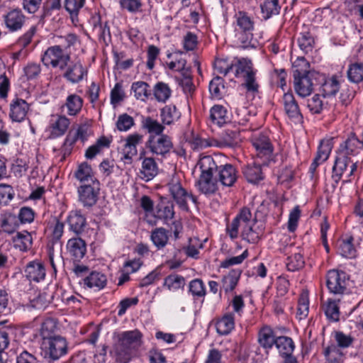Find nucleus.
<instances>
[{"label": "nucleus", "mask_w": 363, "mask_h": 363, "mask_svg": "<svg viewBox=\"0 0 363 363\" xmlns=\"http://www.w3.org/2000/svg\"><path fill=\"white\" fill-rule=\"evenodd\" d=\"M348 277L341 270L332 269L326 276V285L329 291L334 294H345L347 291Z\"/></svg>", "instance_id": "6e6552de"}, {"label": "nucleus", "mask_w": 363, "mask_h": 363, "mask_svg": "<svg viewBox=\"0 0 363 363\" xmlns=\"http://www.w3.org/2000/svg\"><path fill=\"white\" fill-rule=\"evenodd\" d=\"M251 223H257L256 218H252V213L249 208H243L232 222L227 225V233L230 238L235 239L238 236L239 229L241 228V231L245 230L246 225H250Z\"/></svg>", "instance_id": "1a4fd4ad"}, {"label": "nucleus", "mask_w": 363, "mask_h": 363, "mask_svg": "<svg viewBox=\"0 0 363 363\" xmlns=\"http://www.w3.org/2000/svg\"><path fill=\"white\" fill-rule=\"evenodd\" d=\"M189 291L195 298L204 297L206 288L203 281L200 279H195L189 284Z\"/></svg>", "instance_id": "6e6d98bb"}, {"label": "nucleus", "mask_w": 363, "mask_h": 363, "mask_svg": "<svg viewBox=\"0 0 363 363\" xmlns=\"http://www.w3.org/2000/svg\"><path fill=\"white\" fill-rule=\"evenodd\" d=\"M297 65H294L293 78L294 89L300 97L305 98L311 94L314 86L318 84V80L322 77L315 71H307L297 68L298 66L307 67L308 62L303 59H299Z\"/></svg>", "instance_id": "f03ea898"}, {"label": "nucleus", "mask_w": 363, "mask_h": 363, "mask_svg": "<svg viewBox=\"0 0 363 363\" xmlns=\"http://www.w3.org/2000/svg\"><path fill=\"white\" fill-rule=\"evenodd\" d=\"M323 103L319 94H315L307 101V106L313 114L320 113L323 109Z\"/></svg>", "instance_id": "774afa93"}, {"label": "nucleus", "mask_w": 363, "mask_h": 363, "mask_svg": "<svg viewBox=\"0 0 363 363\" xmlns=\"http://www.w3.org/2000/svg\"><path fill=\"white\" fill-rule=\"evenodd\" d=\"M67 250L74 261H79L86 254V245L82 238H72L67 241Z\"/></svg>", "instance_id": "6ab92c4d"}, {"label": "nucleus", "mask_w": 363, "mask_h": 363, "mask_svg": "<svg viewBox=\"0 0 363 363\" xmlns=\"http://www.w3.org/2000/svg\"><path fill=\"white\" fill-rule=\"evenodd\" d=\"M235 77L238 78H244L254 72L252 63L250 60L242 58L234 62Z\"/></svg>", "instance_id": "58836bf2"}, {"label": "nucleus", "mask_w": 363, "mask_h": 363, "mask_svg": "<svg viewBox=\"0 0 363 363\" xmlns=\"http://www.w3.org/2000/svg\"><path fill=\"white\" fill-rule=\"evenodd\" d=\"M50 124V135L52 138L63 135L67 130L70 121L65 116L57 115Z\"/></svg>", "instance_id": "412c9836"}, {"label": "nucleus", "mask_w": 363, "mask_h": 363, "mask_svg": "<svg viewBox=\"0 0 363 363\" xmlns=\"http://www.w3.org/2000/svg\"><path fill=\"white\" fill-rule=\"evenodd\" d=\"M262 13L263 18L267 20L274 15H277L279 13L280 6H279L278 0H264V3L261 4Z\"/></svg>", "instance_id": "8fccbe9b"}, {"label": "nucleus", "mask_w": 363, "mask_h": 363, "mask_svg": "<svg viewBox=\"0 0 363 363\" xmlns=\"http://www.w3.org/2000/svg\"><path fill=\"white\" fill-rule=\"evenodd\" d=\"M185 284V279L182 276L172 274L165 277L163 285L169 291H177L183 289Z\"/></svg>", "instance_id": "de8ad7c7"}, {"label": "nucleus", "mask_w": 363, "mask_h": 363, "mask_svg": "<svg viewBox=\"0 0 363 363\" xmlns=\"http://www.w3.org/2000/svg\"><path fill=\"white\" fill-rule=\"evenodd\" d=\"M158 173L157 164L152 157H144L142 162L140 177L145 182L152 180Z\"/></svg>", "instance_id": "aec40b11"}, {"label": "nucleus", "mask_w": 363, "mask_h": 363, "mask_svg": "<svg viewBox=\"0 0 363 363\" xmlns=\"http://www.w3.org/2000/svg\"><path fill=\"white\" fill-rule=\"evenodd\" d=\"M174 215V205L168 201H161L156 206L155 216L165 222L173 218Z\"/></svg>", "instance_id": "cd10ccee"}, {"label": "nucleus", "mask_w": 363, "mask_h": 363, "mask_svg": "<svg viewBox=\"0 0 363 363\" xmlns=\"http://www.w3.org/2000/svg\"><path fill=\"white\" fill-rule=\"evenodd\" d=\"M65 69L64 78L72 84L79 83L87 75V70L80 60L68 62Z\"/></svg>", "instance_id": "dca6fc26"}, {"label": "nucleus", "mask_w": 363, "mask_h": 363, "mask_svg": "<svg viewBox=\"0 0 363 363\" xmlns=\"http://www.w3.org/2000/svg\"><path fill=\"white\" fill-rule=\"evenodd\" d=\"M70 59V55L65 53L60 47L51 46L44 52L41 60L46 67L65 70Z\"/></svg>", "instance_id": "423d86ee"}, {"label": "nucleus", "mask_w": 363, "mask_h": 363, "mask_svg": "<svg viewBox=\"0 0 363 363\" xmlns=\"http://www.w3.org/2000/svg\"><path fill=\"white\" fill-rule=\"evenodd\" d=\"M99 182H94L79 187V199L84 206L90 207L96 203L99 190Z\"/></svg>", "instance_id": "f8f14e48"}, {"label": "nucleus", "mask_w": 363, "mask_h": 363, "mask_svg": "<svg viewBox=\"0 0 363 363\" xmlns=\"http://www.w3.org/2000/svg\"><path fill=\"white\" fill-rule=\"evenodd\" d=\"M75 177L81 182H89L90 181L91 183H93L94 182H98L94 178L92 169L86 162H83L79 165L75 172Z\"/></svg>", "instance_id": "a18cd8bd"}, {"label": "nucleus", "mask_w": 363, "mask_h": 363, "mask_svg": "<svg viewBox=\"0 0 363 363\" xmlns=\"http://www.w3.org/2000/svg\"><path fill=\"white\" fill-rule=\"evenodd\" d=\"M234 62H230L228 59L217 58L214 62V69L219 73L226 75L230 71L234 69Z\"/></svg>", "instance_id": "bf43d9fd"}, {"label": "nucleus", "mask_w": 363, "mask_h": 363, "mask_svg": "<svg viewBox=\"0 0 363 363\" xmlns=\"http://www.w3.org/2000/svg\"><path fill=\"white\" fill-rule=\"evenodd\" d=\"M169 191L174 201L181 209L185 211H189L188 201L196 203V198L191 193H189L182 185L177 179H172L168 184Z\"/></svg>", "instance_id": "0eeeda50"}, {"label": "nucleus", "mask_w": 363, "mask_h": 363, "mask_svg": "<svg viewBox=\"0 0 363 363\" xmlns=\"http://www.w3.org/2000/svg\"><path fill=\"white\" fill-rule=\"evenodd\" d=\"M4 19L6 28L10 31L13 32L20 30L23 27L26 21V16L21 10L16 9L5 14Z\"/></svg>", "instance_id": "a211bd4d"}, {"label": "nucleus", "mask_w": 363, "mask_h": 363, "mask_svg": "<svg viewBox=\"0 0 363 363\" xmlns=\"http://www.w3.org/2000/svg\"><path fill=\"white\" fill-rule=\"evenodd\" d=\"M360 140L355 136L352 135L348 138L340 146L337 153L342 154L347 158L355 156L359 152Z\"/></svg>", "instance_id": "4be33fe9"}, {"label": "nucleus", "mask_w": 363, "mask_h": 363, "mask_svg": "<svg viewBox=\"0 0 363 363\" xmlns=\"http://www.w3.org/2000/svg\"><path fill=\"white\" fill-rule=\"evenodd\" d=\"M135 125L133 118L127 113L118 116L116 125L119 131H128Z\"/></svg>", "instance_id": "680f3d73"}, {"label": "nucleus", "mask_w": 363, "mask_h": 363, "mask_svg": "<svg viewBox=\"0 0 363 363\" xmlns=\"http://www.w3.org/2000/svg\"><path fill=\"white\" fill-rule=\"evenodd\" d=\"M350 82L358 84L363 81V63L350 64L347 71Z\"/></svg>", "instance_id": "09e8293b"}, {"label": "nucleus", "mask_w": 363, "mask_h": 363, "mask_svg": "<svg viewBox=\"0 0 363 363\" xmlns=\"http://www.w3.org/2000/svg\"><path fill=\"white\" fill-rule=\"evenodd\" d=\"M218 182L223 186H232L238 179V172L235 167L230 164H220L216 162V172Z\"/></svg>", "instance_id": "2eb2a0df"}, {"label": "nucleus", "mask_w": 363, "mask_h": 363, "mask_svg": "<svg viewBox=\"0 0 363 363\" xmlns=\"http://www.w3.org/2000/svg\"><path fill=\"white\" fill-rule=\"evenodd\" d=\"M69 229L76 234H80L86 225V218L79 211H72L67 218Z\"/></svg>", "instance_id": "bb28decb"}, {"label": "nucleus", "mask_w": 363, "mask_h": 363, "mask_svg": "<svg viewBox=\"0 0 363 363\" xmlns=\"http://www.w3.org/2000/svg\"><path fill=\"white\" fill-rule=\"evenodd\" d=\"M208 88L212 97L220 99L222 96V90L225 88L223 79L220 77H214L210 82Z\"/></svg>", "instance_id": "052dcab7"}, {"label": "nucleus", "mask_w": 363, "mask_h": 363, "mask_svg": "<svg viewBox=\"0 0 363 363\" xmlns=\"http://www.w3.org/2000/svg\"><path fill=\"white\" fill-rule=\"evenodd\" d=\"M242 172L248 182L256 184L263 179L261 164L253 162L243 167Z\"/></svg>", "instance_id": "a878e982"}, {"label": "nucleus", "mask_w": 363, "mask_h": 363, "mask_svg": "<svg viewBox=\"0 0 363 363\" xmlns=\"http://www.w3.org/2000/svg\"><path fill=\"white\" fill-rule=\"evenodd\" d=\"M107 282L105 274L99 272H92L84 279V283L89 288H96L100 290L105 287Z\"/></svg>", "instance_id": "2f4dec72"}, {"label": "nucleus", "mask_w": 363, "mask_h": 363, "mask_svg": "<svg viewBox=\"0 0 363 363\" xmlns=\"http://www.w3.org/2000/svg\"><path fill=\"white\" fill-rule=\"evenodd\" d=\"M143 135L138 133L127 136L121 160L126 164L132 163L133 157L138 153L137 146L143 143Z\"/></svg>", "instance_id": "ddd939ff"}, {"label": "nucleus", "mask_w": 363, "mask_h": 363, "mask_svg": "<svg viewBox=\"0 0 363 363\" xmlns=\"http://www.w3.org/2000/svg\"><path fill=\"white\" fill-rule=\"evenodd\" d=\"M309 311V301L308 296L301 294L298 302L296 315L299 320L305 319Z\"/></svg>", "instance_id": "0e129e2a"}, {"label": "nucleus", "mask_w": 363, "mask_h": 363, "mask_svg": "<svg viewBox=\"0 0 363 363\" xmlns=\"http://www.w3.org/2000/svg\"><path fill=\"white\" fill-rule=\"evenodd\" d=\"M169 86L164 82H158L154 87V96L160 102H165L171 96Z\"/></svg>", "instance_id": "864d4df0"}, {"label": "nucleus", "mask_w": 363, "mask_h": 363, "mask_svg": "<svg viewBox=\"0 0 363 363\" xmlns=\"http://www.w3.org/2000/svg\"><path fill=\"white\" fill-rule=\"evenodd\" d=\"M332 147L333 145L330 140H322L315 156L316 160H320L322 162L327 160L332 150Z\"/></svg>", "instance_id": "e2e57ef3"}, {"label": "nucleus", "mask_w": 363, "mask_h": 363, "mask_svg": "<svg viewBox=\"0 0 363 363\" xmlns=\"http://www.w3.org/2000/svg\"><path fill=\"white\" fill-rule=\"evenodd\" d=\"M26 277L30 280L38 282L44 279L45 270L44 266L37 262H29L25 269Z\"/></svg>", "instance_id": "b1692460"}, {"label": "nucleus", "mask_w": 363, "mask_h": 363, "mask_svg": "<svg viewBox=\"0 0 363 363\" xmlns=\"http://www.w3.org/2000/svg\"><path fill=\"white\" fill-rule=\"evenodd\" d=\"M236 24L239 30L243 33L239 39L244 47L247 46L252 39V31L254 28V22L246 13L239 11L236 15Z\"/></svg>", "instance_id": "9b49d317"}, {"label": "nucleus", "mask_w": 363, "mask_h": 363, "mask_svg": "<svg viewBox=\"0 0 363 363\" xmlns=\"http://www.w3.org/2000/svg\"><path fill=\"white\" fill-rule=\"evenodd\" d=\"M160 117L163 124L170 125L180 117L175 106H165L160 111Z\"/></svg>", "instance_id": "49530a36"}, {"label": "nucleus", "mask_w": 363, "mask_h": 363, "mask_svg": "<svg viewBox=\"0 0 363 363\" xmlns=\"http://www.w3.org/2000/svg\"><path fill=\"white\" fill-rule=\"evenodd\" d=\"M274 345L282 357L292 355L295 348L292 339L286 336L277 337Z\"/></svg>", "instance_id": "c756f323"}, {"label": "nucleus", "mask_w": 363, "mask_h": 363, "mask_svg": "<svg viewBox=\"0 0 363 363\" xmlns=\"http://www.w3.org/2000/svg\"><path fill=\"white\" fill-rule=\"evenodd\" d=\"M141 333L138 330L125 331L116 335L113 354L116 362L128 363L141 345Z\"/></svg>", "instance_id": "f257e3e1"}, {"label": "nucleus", "mask_w": 363, "mask_h": 363, "mask_svg": "<svg viewBox=\"0 0 363 363\" xmlns=\"http://www.w3.org/2000/svg\"><path fill=\"white\" fill-rule=\"evenodd\" d=\"M277 337L274 335V332L269 327L262 328L258 335V341L262 347L265 349H271L275 344Z\"/></svg>", "instance_id": "ea45409f"}, {"label": "nucleus", "mask_w": 363, "mask_h": 363, "mask_svg": "<svg viewBox=\"0 0 363 363\" xmlns=\"http://www.w3.org/2000/svg\"><path fill=\"white\" fill-rule=\"evenodd\" d=\"M240 141V132L237 130L226 129L220 136V146L235 147Z\"/></svg>", "instance_id": "79ce46f5"}, {"label": "nucleus", "mask_w": 363, "mask_h": 363, "mask_svg": "<svg viewBox=\"0 0 363 363\" xmlns=\"http://www.w3.org/2000/svg\"><path fill=\"white\" fill-rule=\"evenodd\" d=\"M29 110V104L22 99L16 98L10 104L9 116L13 121H23Z\"/></svg>", "instance_id": "f3484780"}, {"label": "nucleus", "mask_w": 363, "mask_h": 363, "mask_svg": "<svg viewBox=\"0 0 363 363\" xmlns=\"http://www.w3.org/2000/svg\"><path fill=\"white\" fill-rule=\"evenodd\" d=\"M84 4L85 0H65L64 7L69 13L72 22L75 25L79 22V12Z\"/></svg>", "instance_id": "e433bc0d"}, {"label": "nucleus", "mask_w": 363, "mask_h": 363, "mask_svg": "<svg viewBox=\"0 0 363 363\" xmlns=\"http://www.w3.org/2000/svg\"><path fill=\"white\" fill-rule=\"evenodd\" d=\"M87 136V127L85 125H82L79 127V128L77 130L76 134L74 135H72L69 133L63 143V145L62 147V152H63V159L65 158V156L67 155H69L71 152V149L72 145L76 142V140L79 138L82 140H84L86 139Z\"/></svg>", "instance_id": "5701e85b"}, {"label": "nucleus", "mask_w": 363, "mask_h": 363, "mask_svg": "<svg viewBox=\"0 0 363 363\" xmlns=\"http://www.w3.org/2000/svg\"><path fill=\"white\" fill-rule=\"evenodd\" d=\"M141 125L146 129L150 135L158 136L163 134L164 126L157 120L150 116L144 117L141 121Z\"/></svg>", "instance_id": "4c0bfd02"}, {"label": "nucleus", "mask_w": 363, "mask_h": 363, "mask_svg": "<svg viewBox=\"0 0 363 363\" xmlns=\"http://www.w3.org/2000/svg\"><path fill=\"white\" fill-rule=\"evenodd\" d=\"M325 315L331 321L337 322L340 319V309L336 301L329 298L323 306Z\"/></svg>", "instance_id": "c03bdc74"}, {"label": "nucleus", "mask_w": 363, "mask_h": 363, "mask_svg": "<svg viewBox=\"0 0 363 363\" xmlns=\"http://www.w3.org/2000/svg\"><path fill=\"white\" fill-rule=\"evenodd\" d=\"M167 66L172 70L180 72L182 75L191 72L190 68L186 67V60L181 57L168 63Z\"/></svg>", "instance_id": "338daca9"}, {"label": "nucleus", "mask_w": 363, "mask_h": 363, "mask_svg": "<svg viewBox=\"0 0 363 363\" xmlns=\"http://www.w3.org/2000/svg\"><path fill=\"white\" fill-rule=\"evenodd\" d=\"M69 352L67 339L61 335L41 340L40 345V357L47 363H55L66 356Z\"/></svg>", "instance_id": "7ed1b4c3"}, {"label": "nucleus", "mask_w": 363, "mask_h": 363, "mask_svg": "<svg viewBox=\"0 0 363 363\" xmlns=\"http://www.w3.org/2000/svg\"><path fill=\"white\" fill-rule=\"evenodd\" d=\"M83 106V99L76 94H72L67 97L65 104L62 107H66L69 116H76L81 111Z\"/></svg>", "instance_id": "72a5a7b5"}, {"label": "nucleus", "mask_w": 363, "mask_h": 363, "mask_svg": "<svg viewBox=\"0 0 363 363\" xmlns=\"http://www.w3.org/2000/svg\"><path fill=\"white\" fill-rule=\"evenodd\" d=\"M150 238L158 250L163 249L169 240L168 231L164 228H157L152 231Z\"/></svg>", "instance_id": "a19ab883"}, {"label": "nucleus", "mask_w": 363, "mask_h": 363, "mask_svg": "<svg viewBox=\"0 0 363 363\" xmlns=\"http://www.w3.org/2000/svg\"><path fill=\"white\" fill-rule=\"evenodd\" d=\"M210 120L218 126H222L228 121V111L221 105H215L210 110Z\"/></svg>", "instance_id": "7c9ffc66"}, {"label": "nucleus", "mask_w": 363, "mask_h": 363, "mask_svg": "<svg viewBox=\"0 0 363 363\" xmlns=\"http://www.w3.org/2000/svg\"><path fill=\"white\" fill-rule=\"evenodd\" d=\"M241 273L242 272L240 269H233L230 271L229 273L222 279L221 289H223L225 293L232 291L237 286Z\"/></svg>", "instance_id": "f704fd0d"}, {"label": "nucleus", "mask_w": 363, "mask_h": 363, "mask_svg": "<svg viewBox=\"0 0 363 363\" xmlns=\"http://www.w3.org/2000/svg\"><path fill=\"white\" fill-rule=\"evenodd\" d=\"M217 332L222 335L229 334L235 327V318L233 313H227L218 320L216 325Z\"/></svg>", "instance_id": "c9c22d12"}, {"label": "nucleus", "mask_w": 363, "mask_h": 363, "mask_svg": "<svg viewBox=\"0 0 363 363\" xmlns=\"http://www.w3.org/2000/svg\"><path fill=\"white\" fill-rule=\"evenodd\" d=\"M57 328V322L56 319L53 318H46L42 323L40 330L41 340H43L45 338L55 337L56 335H54V333Z\"/></svg>", "instance_id": "37998d69"}, {"label": "nucleus", "mask_w": 363, "mask_h": 363, "mask_svg": "<svg viewBox=\"0 0 363 363\" xmlns=\"http://www.w3.org/2000/svg\"><path fill=\"white\" fill-rule=\"evenodd\" d=\"M305 261L303 255L299 252H295L289 256L286 262V267L289 271L295 272L304 267Z\"/></svg>", "instance_id": "5fc2aeb1"}, {"label": "nucleus", "mask_w": 363, "mask_h": 363, "mask_svg": "<svg viewBox=\"0 0 363 363\" xmlns=\"http://www.w3.org/2000/svg\"><path fill=\"white\" fill-rule=\"evenodd\" d=\"M251 143L256 151V157L263 160V164H267L274 152V147L269 135L263 132L255 133L251 138Z\"/></svg>", "instance_id": "39448f33"}, {"label": "nucleus", "mask_w": 363, "mask_h": 363, "mask_svg": "<svg viewBox=\"0 0 363 363\" xmlns=\"http://www.w3.org/2000/svg\"><path fill=\"white\" fill-rule=\"evenodd\" d=\"M350 162H352L351 158H347L345 156H343L342 154L337 153L335 164L333 167L332 176L333 179L336 183L340 180L342 174L346 170L347 167Z\"/></svg>", "instance_id": "c85d7f7f"}, {"label": "nucleus", "mask_w": 363, "mask_h": 363, "mask_svg": "<svg viewBox=\"0 0 363 363\" xmlns=\"http://www.w3.org/2000/svg\"><path fill=\"white\" fill-rule=\"evenodd\" d=\"M149 88L150 86L147 83L140 81L133 83L131 90L134 91L135 96L137 99L145 101L150 95Z\"/></svg>", "instance_id": "3c124183"}, {"label": "nucleus", "mask_w": 363, "mask_h": 363, "mask_svg": "<svg viewBox=\"0 0 363 363\" xmlns=\"http://www.w3.org/2000/svg\"><path fill=\"white\" fill-rule=\"evenodd\" d=\"M340 89V84L336 77H333L331 79L325 82L322 86L323 96L324 97L331 96L336 94Z\"/></svg>", "instance_id": "13d9d810"}, {"label": "nucleus", "mask_w": 363, "mask_h": 363, "mask_svg": "<svg viewBox=\"0 0 363 363\" xmlns=\"http://www.w3.org/2000/svg\"><path fill=\"white\" fill-rule=\"evenodd\" d=\"M353 238L350 237L347 240L341 241L339 245L340 254L346 258H353L356 255V250L354 249L352 244Z\"/></svg>", "instance_id": "4d7b16f0"}, {"label": "nucleus", "mask_w": 363, "mask_h": 363, "mask_svg": "<svg viewBox=\"0 0 363 363\" xmlns=\"http://www.w3.org/2000/svg\"><path fill=\"white\" fill-rule=\"evenodd\" d=\"M201 171L196 186L202 194H212L218 190V179L214 172H216V161L211 156H205L199 161Z\"/></svg>", "instance_id": "20e7f679"}, {"label": "nucleus", "mask_w": 363, "mask_h": 363, "mask_svg": "<svg viewBox=\"0 0 363 363\" xmlns=\"http://www.w3.org/2000/svg\"><path fill=\"white\" fill-rule=\"evenodd\" d=\"M256 223H251L250 225H246V228L241 231L242 238L250 243H257L260 240L263 233L262 228L255 227Z\"/></svg>", "instance_id": "473e14b6"}, {"label": "nucleus", "mask_w": 363, "mask_h": 363, "mask_svg": "<svg viewBox=\"0 0 363 363\" xmlns=\"http://www.w3.org/2000/svg\"><path fill=\"white\" fill-rule=\"evenodd\" d=\"M57 38L58 45L55 46L60 47V50L64 51L74 45L77 37L74 33H69L65 36H57Z\"/></svg>", "instance_id": "69168bd1"}, {"label": "nucleus", "mask_w": 363, "mask_h": 363, "mask_svg": "<svg viewBox=\"0 0 363 363\" xmlns=\"http://www.w3.org/2000/svg\"><path fill=\"white\" fill-rule=\"evenodd\" d=\"M12 242L15 248L26 252L32 247L33 238L30 233L24 230L17 232L12 237Z\"/></svg>", "instance_id": "393cba45"}, {"label": "nucleus", "mask_w": 363, "mask_h": 363, "mask_svg": "<svg viewBox=\"0 0 363 363\" xmlns=\"http://www.w3.org/2000/svg\"><path fill=\"white\" fill-rule=\"evenodd\" d=\"M324 355L328 363H341L343 361V353L333 345L325 349Z\"/></svg>", "instance_id": "603ef678"}, {"label": "nucleus", "mask_w": 363, "mask_h": 363, "mask_svg": "<svg viewBox=\"0 0 363 363\" xmlns=\"http://www.w3.org/2000/svg\"><path fill=\"white\" fill-rule=\"evenodd\" d=\"M147 145L152 154L162 157L168 154L173 147L172 138L165 134L158 136L150 135Z\"/></svg>", "instance_id": "9d476101"}, {"label": "nucleus", "mask_w": 363, "mask_h": 363, "mask_svg": "<svg viewBox=\"0 0 363 363\" xmlns=\"http://www.w3.org/2000/svg\"><path fill=\"white\" fill-rule=\"evenodd\" d=\"M281 103L286 115L291 121L297 123L303 119L299 106L291 92H286L282 96Z\"/></svg>", "instance_id": "4468645a"}]
</instances>
